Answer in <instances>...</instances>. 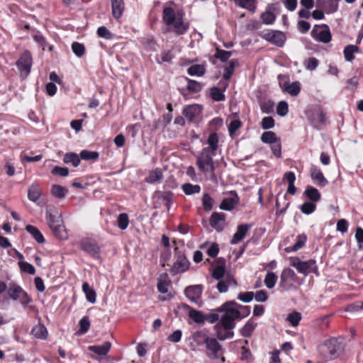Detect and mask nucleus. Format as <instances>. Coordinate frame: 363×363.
<instances>
[{"label": "nucleus", "instance_id": "obj_21", "mask_svg": "<svg viewBox=\"0 0 363 363\" xmlns=\"http://www.w3.org/2000/svg\"><path fill=\"white\" fill-rule=\"evenodd\" d=\"M81 248L93 257H98L99 255V247L96 242L89 240L82 241L81 243Z\"/></svg>", "mask_w": 363, "mask_h": 363}, {"label": "nucleus", "instance_id": "obj_57", "mask_svg": "<svg viewBox=\"0 0 363 363\" xmlns=\"http://www.w3.org/2000/svg\"><path fill=\"white\" fill-rule=\"evenodd\" d=\"M301 319V315L298 312L291 313L289 314V315L286 318V320L294 327H296L298 325Z\"/></svg>", "mask_w": 363, "mask_h": 363}, {"label": "nucleus", "instance_id": "obj_1", "mask_svg": "<svg viewBox=\"0 0 363 363\" xmlns=\"http://www.w3.org/2000/svg\"><path fill=\"white\" fill-rule=\"evenodd\" d=\"M236 305L235 301H229L214 309L216 313H224L218 324L225 330H233L235 327V320L241 318L240 311L235 308Z\"/></svg>", "mask_w": 363, "mask_h": 363}, {"label": "nucleus", "instance_id": "obj_23", "mask_svg": "<svg viewBox=\"0 0 363 363\" xmlns=\"http://www.w3.org/2000/svg\"><path fill=\"white\" fill-rule=\"evenodd\" d=\"M174 10L172 7H166L162 11V20L167 26H171L177 20Z\"/></svg>", "mask_w": 363, "mask_h": 363}, {"label": "nucleus", "instance_id": "obj_32", "mask_svg": "<svg viewBox=\"0 0 363 363\" xmlns=\"http://www.w3.org/2000/svg\"><path fill=\"white\" fill-rule=\"evenodd\" d=\"M31 333L36 338L45 340L48 335V330L43 325L38 324L33 328Z\"/></svg>", "mask_w": 363, "mask_h": 363}, {"label": "nucleus", "instance_id": "obj_48", "mask_svg": "<svg viewBox=\"0 0 363 363\" xmlns=\"http://www.w3.org/2000/svg\"><path fill=\"white\" fill-rule=\"evenodd\" d=\"M159 198L164 201V205L167 208V210L169 209L170 205L172 203L173 193L171 191H163L159 192Z\"/></svg>", "mask_w": 363, "mask_h": 363}, {"label": "nucleus", "instance_id": "obj_61", "mask_svg": "<svg viewBox=\"0 0 363 363\" xmlns=\"http://www.w3.org/2000/svg\"><path fill=\"white\" fill-rule=\"evenodd\" d=\"M289 112L288 104L284 101L279 102L277 107V113L280 116H285Z\"/></svg>", "mask_w": 363, "mask_h": 363}, {"label": "nucleus", "instance_id": "obj_44", "mask_svg": "<svg viewBox=\"0 0 363 363\" xmlns=\"http://www.w3.org/2000/svg\"><path fill=\"white\" fill-rule=\"evenodd\" d=\"M182 189L185 194L186 195H192L194 194H198L201 191V187L198 184H192L190 183L184 184L182 186Z\"/></svg>", "mask_w": 363, "mask_h": 363}, {"label": "nucleus", "instance_id": "obj_9", "mask_svg": "<svg viewBox=\"0 0 363 363\" xmlns=\"http://www.w3.org/2000/svg\"><path fill=\"white\" fill-rule=\"evenodd\" d=\"M16 66L20 71L21 76L26 77L30 72L32 66V57L29 51H25L16 62Z\"/></svg>", "mask_w": 363, "mask_h": 363}, {"label": "nucleus", "instance_id": "obj_22", "mask_svg": "<svg viewBox=\"0 0 363 363\" xmlns=\"http://www.w3.org/2000/svg\"><path fill=\"white\" fill-rule=\"evenodd\" d=\"M42 194V191L38 184H33L28 189V199L34 203H36Z\"/></svg>", "mask_w": 363, "mask_h": 363}, {"label": "nucleus", "instance_id": "obj_28", "mask_svg": "<svg viewBox=\"0 0 363 363\" xmlns=\"http://www.w3.org/2000/svg\"><path fill=\"white\" fill-rule=\"evenodd\" d=\"M55 226L50 227V228L52 230L53 234L60 240H66L68 238L67 233L66 231L65 227L62 223H59Z\"/></svg>", "mask_w": 363, "mask_h": 363}, {"label": "nucleus", "instance_id": "obj_12", "mask_svg": "<svg viewBox=\"0 0 363 363\" xmlns=\"http://www.w3.org/2000/svg\"><path fill=\"white\" fill-rule=\"evenodd\" d=\"M284 78V76L281 74L278 76L279 83L283 91L291 96H297L301 91L300 83L298 82H294L290 84L289 82H285L283 85H281V80Z\"/></svg>", "mask_w": 363, "mask_h": 363}, {"label": "nucleus", "instance_id": "obj_27", "mask_svg": "<svg viewBox=\"0 0 363 363\" xmlns=\"http://www.w3.org/2000/svg\"><path fill=\"white\" fill-rule=\"evenodd\" d=\"M171 281L167 273L162 274L157 283V289L162 294H166L168 291V286L170 285Z\"/></svg>", "mask_w": 363, "mask_h": 363}, {"label": "nucleus", "instance_id": "obj_2", "mask_svg": "<svg viewBox=\"0 0 363 363\" xmlns=\"http://www.w3.org/2000/svg\"><path fill=\"white\" fill-rule=\"evenodd\" d=\"M216 152H211L208 148H203L196 155V165L199 169L203 173L209 172L211 179H216V166L213 162V157Z\"/></svg>", "mask_w": 363, "mask_h": 363}, {"label": "nucleus", "instance_id": "obj_58", "mask_svg": "<svg viewBox=\"0 0 363 363\" xmlns=\"http://www.w3.org/2000/svg\"><path fill=\"white\" fill-rule=\"evenodd\" d=\"M261 19L263 23L270 25L275 21L276 16L270 11H265L261 15Z\"/></svg>", "mask_w": 363, "mask_h": 363}, {"label": "nucleus", "instance_id": "obj_6", "mask_svg": "<svg viewBox=\"0 0 363 363\" xmlns=\"http://www.w3.org/2000/svg\"><path fill=\"white\" fill-rule=\"evenodd\" d=\"M290 264L292 267H295L299 273L304 275L314 272V270L317 268L315 261L313 259L301 261L298 257H293L291 259Z\"/></svg>", "mask_w": 363, "mask_h": 363}, {"label": "nucleus", "instance_id": "obj_45", "mask_svg": "<svg viewBox=\"0 0 363 363\" xmlns=\"http://www.w3.org/2000/svg\"><path fill=\"white\" fill-rule=\"evenodd\" d=\"M359 48L356 45H350L344 49V56L347 61L351 62L354 59V53L357 52Z\"/></svg>", "mask_w": 363, "mask_h": 363}, {"label": "nucleus", "instance_id": "obj_14", "mask_svg": "<svg viewBox=\"0 0 363 363\" xmlns=\"http://www.w3.org/2000/svg\"><path fill=\"white\" fill-rule=\"evenodd\" d=\"M225 216L222 213L214 212L210 218V224L218 232H221L225 228Z\"/></svg>", "mask_w": 363, "mask_h": 363}, {"label": "nucleus", "instance_id": "obj_42", "mask_svg": "<svg viewBox=\"0 0 363 363\" xmlns=\"http://www.w3.org/2000/svg\"><path fill=\"white\" fill-rule=\"evenodd\" d=\"M238 65V62L237 60H232L228 62V65L224 68V74L223 77L228 80L230 79L232 75L233 74L235 67Z\"/></svg>", "mask_w": 363, "mask_h": 363}, {"label": "nucleus", "instance_id": "obj_15", "mask_svg": "<svg viewBox=\"0 0 363 363\" xmlns=\"http://www.w3.org/2000/svg\"><path fill=\"white\" fill-rule=\"evenodd\" d=\"M218 281L216 288L220 293H225L230 286H236L238 285L236 280L230 274H227L225 278L218 279Z\"/></svg>", "mask_w": 363, "mask_h": 363}, {"label": "nucleus", "instance_id": "obj_39", "mask_svg": "<svg viewBox=\"0 0 363 363\" xmlns=\"http://www.w3.org/2000/svg\"><path fill=\"white\" fill-rule=\"evenodd\" d=\"M296 278L295 272L290 268L284 269L281 274V284H284L289 281H294Z\"/></svg>", "mask_w": 363, "mask_h": 363}, {"label": "nucleus", "instance_id": "obj_52", "mask_svg": "<svg viewBox=\"0 0 363 363\" xmlns=\"http://www.w3.org/2000/svg\"><path fill=\"white\" fill-rule=\"evenodd\" d=\"M129 224V218L127 213L119 214L117 219V225L121 230H125Z\"/></svg>", "mask_w": 363, "mask_h": 363}, {"label": "nucleus", "instance_id": "obj_33", "mask_svg": "<svg viewBox=\"0 0 363 363\" xmlns=\"http://www.w3.org/2000/svg\"><path fill=\"white\" fill-rule=\"evenodd\" d=\"M306 197L312 202H317L320 199V194L313 186H307L304 191Z\"/></svg>", "mask_w": 363, "mask_h": 363}, {"label": "nucleus", "instance_id": "obj_51", "mask_svg": "<svg viewBox=\"0 0 363 363\" xmlns=\"http://www.w3.org/2000/svg\"><path fill=\"white\" fill-rule=\"evenodd\" d=\"M211 96L216 101H223L225 99L223 91L216 86L211 89Z\"/></svg>", "mask_w": 363, "mask_h": 363}, {"label": "nucleus", "instance_id": "obj_50", "mask_svg": "<svg viewBox=\"0 0 363 363\" xmlns=\"http://www.w3.org/2000/svg\"><path fill=\"white\" fill-rule=\"evenodd\" d=\"M277 281V277L274 272H269L267 273L264 282L268 289H272L273 287H274Z\"/></svg>", "mask_w": 363, "mask_h": 363}, {"label": "nucleus", "instance_id": "obj_16", "mask_svg": "<svg viewBox=\"0 0 363 363\" xmlns=\"http://www.w3.org/2000/svg\"><path fill=\"white\" fill-rule=\"evenodd\" d=\"M310 172L311 177L316 185L319 186H325L328 183V180L318 167L313 166L311 168Z\"/></svg>", "mask_w": 363, "mask_h": 363}, {"label": "nucleus", "instance_id": "obj_3", "mask_svg": "<svg viewBox=\"0 0 363 363\" xmlns=\"http://www.w3.org/2000/svg\"><path fill=\"white\" fill-rule=\"evenodd\" d=\"M344 350L343 344L337 338H332L320 346L319 351L325 361L336 359Z\"/></svg>", "mask_w": 363, "mask_h": 363}, {"label": "nucleus", "instance_id": "obj_43", "mask_svg": "<svg viewBox=\"0 0 363 363\" xmlns=\"http://www.w3.org/2000/svg\"><path fill=\"white\" fill-rule=\"evenodd\" d=\"M235 4L251 12H255L256 10V0H238Z\"/></svg>", "mask_w": 363, "mask_h": 363}, {"label": "nucleus", "instance_id": "obj_4", "mask_svg": "<svg viewBox=\"0 0 363 363\" xmlns=\"http://www.w3.org/2000/svg\"><path fill=\"white\" fill-rule=\"evenodd\" d=\"M9 297L13 301H20L24 306H27L33 301L32 298L19 285L16 284H10L7 289Z\"/></svg>", "mask_w": 363, "mask_h": 363}, {"label": "nucleus", "instance_id": "obj_34", "mask_svg": "<svg viewBox=\"0 0 363 363\" xmlns=\"http://www.w3.org/2000/svg\"><path fill=\"white\" fill-rule=\"evenodd\" d=\"M189 316L193 321L199 324H203L206 320L204 314L201 311L196 309L190 308Z\"/></svg>", "mask_w": 363, "mask_h": 363}, {"label": "nucleus", "instance_id": "obj_7", "mask_svg": "<svg viewBox=\"0 0 363 363\" xmlns=\"http://www.w3.org/2000/svg\"><path fill=\"white\" fill-rule=\"evenodd\" d=\"M262 38L277 45V47L284 46L286 41L285 34L279 30H267L260 33Z\"/></svg>", "mask_w": 363, "mask_h": 363}, {"label": "nucleus", "instance_id": "obj_40", "mask_svg": "<svg viewBox=\"0 0 363 363\" xmlns=\"http://www.w3.org/2000/svg\"><path fill=\"white\" fill-rule=\"evenodd\" d=\"M68 190L62 186L54 184L51 189L52 195L57 199H63L65 197Z\"/></svg>", "mask_w": 363, "mask_h": 363}, {"label": "nucleus", "instance_id": "obj_63", "mask_svg": "<svg viewBox=\"0 0 363 363\" xmlns=\"http://www.w3.org/2000/svg\"><path fill=\"white\" fill-rule=\"evenodd\" d=\"M79 333L85 334L89 329L90 322L87 316L83 317L79 321Z\"/></svg>", "mask_w": 363, "mask_h": 363}, {"label": "nucleus", "instance_id": "obj_37", "mask_svg": "<svg viewBox=\"0 0 363 363\" xmlns=\"http://www.w3.org/2000/svg\"><path fill=\"white\" fill-rule=\"evenodd\" d=\"M163 177L162 172L160 169L157 168L151 171L149 175L145 178V182L149 184H154L160 181Z\"/></svg>", "mask_w": 363, "mask_h": 363}, {"label": "nucleus", "instance_id": "obj_35", "mask_svg": "<svg viewBox=\"0 0 363 363\" xmlns=\"http://www.w3.org/2000/svg\"><path fill=\"white\" fill-rule=\"evenodd\" d=\"M82 290L86 295L87 301L91 303H94L96 301V292L90 287L88 283L85 282L82 285Z\"/></svg>", "mask_w": 363, "mask_h": 363}, {"label": "nucleus", "instance_id": "obj_10", "mask_svg": "<svg viewBox=\"0 0 363 363\" xmlns=\"http://www.w3.org/2000/svg\"><path fill=\"white\" fill-rule=\"evenodd\" d=\"M203 292V286L201 285H193L187 286L184 290V294L187 298L191 302L197 304L199 306L202 305L201 297Z\"/></svg>", "mask_w": 363, "mask_h": 363}, {"label": "nucleus", "instance_id": "obj_24", "mask_svg": "<svg viewBox=\"0 0 363 363\" xmlns=\"http://www.w3.org/2000/svg\"><path fill=\"white\" fill-rule=\"evenodd\" d=\"M172 25L174 27V32L177 35H181L184 34L189 29V24L184 23L182 16H180V17L178 16L177 18V20L174 21V23Z\"/></svg>", "mask_w": 363, "mask_h": 363}, {"label": "nucleus", "instance_id": "obj_54", "mask_svg": "<svg viewBox=\"0 0 363 363\" xmlns=\"http://www.w3.org/2000/svg\"><path fill=\"white\" fill-rule=\"evenodd\" d=\"M231 51H226L224 50L217 48L214 57L217 59H219L221 62H225L228 61V60L231 57Z\"/></svg>", "mask_w": 363, "mask_h": 363}, {"label": "nucleus", "instance_id": "obj_62", "mask_svg": "<svg viewBox=\"0 0 363 363\" xmlns=\"http://www.w3.org/2000/svg\"><path fill=\"white\" fill-rule=\"evenodd\" d=\"M242 125V123L239 119L232 121L228 125V132L230 137H233L234 133Z\"/></svg>", "mask_w": 363, "mask_h": 363}, {"label": "nucleus", "instance_id": "obj_11", "mask_svg": "<svg viewBox=\"0 0 363 363\" xmlns=\"http://www.w3.org/2000/svg\"><path fill=\"white\" fill-rule=\"evenodd\" d=\"M46 220L49 227L55 226V225L62 223L61 214L54 206H48L45 208Z\"/></svg>", "mask_w": 363, "mask_h": 363}, {"label": "nucleus", "instance_id": "obj_53", "mask_svg": "<svg viewBox=\"0 0 363 363\" xmlns=\"http://www.w3.org/2000/svg\"><path fill=\"white\" fill-rule=\"evenodd\" d=\"M304 67L306 69L310 71L315 70L319 65V61L315 57H309L304 60Z\"/></svg>", "mask_w": 363, "mask_h": 363}, {"label": "nucleus", "instance_id": "obj_20", "mask_svg": "<svg viewBox=\"0 0 363 363\" xmlns=\"http://www.w3.org/2000/svg\"><path fill=\"white\" fill-rule=\"evenodd\" d=\"M219 264L218 266L215 267L212 272V277L216 279H222L225 278V261L223 258H219L217 260Z\"/></svg>", "mask_w": 363, "mask_h": 363}, {"label": "nucleus", "instance_id": "obj_26", "mask_svg": "<svg viewBox=\"0 0 363 363\" xmlns=\"http://www.w3.org/2000/svg\"><path fill=\"white\" fill-rule=\"evenodd\" d=\"M112 14L115 18H119L124 11V3L123 0H111Z\"/></svg>", "mask_w": 363, "mask_h": 363}, {"label": "nucleus", "instance_id": "obj_38", "mask_svg": "<svg viewBox=\"0 0 363 363\" xmlns=\"http://www.w3.org/2000/svg\"><path fill=\"white\" fill-rule=\"evenodd\" d=\"M257 324L252 320H249L245 325L240 329V334L245 337H249L252 335L255 329Z\"/></svg>", "mask_w": 363, "mask_h": 363}, {"label": "nucleus", "instance_id": "obj_31", "mask_svg": "<svg viewBox=\"0 0 363 363\" xmlns=\"http://www.w3.org/2000/svg\"><path fill=\"white\" fill-rule=\"evenodd\" d=\"M26 231L30 233L33 238L38 242L43 243L45 238L41 232L35 226L27 225L26 226Z\"/></svg>", "mask_w": 363, "mask_h": 363}, {"label": "nucleus", "instance_id": "obj_17", "mask_svg": "<svg viewBox=\"0 0 363 363\" xmlns=\"http://www.w3.org/2000/svg\"><path fill=\"white\" fill-rule=\"evenodd\" d=\"M201 111L202 108L200 105L192 104L187 106L184 108L183 114L188 120L193 121L201 113Z\"/></svg>", "mask_w": 363, "mask_h": 363}, {"label": "nucleus", "instance_id": "obj_5", "mask_svg": "<svg viewBox=\"0 0 363 363\" xmlns=\"http://www.w3.org/2000/svg\"><path fill=\"white\" fill-rule=\"evenodd\" d=\"M203 340L208 350L207 355L210 358L218 359L223 354L224 350L216 338L203 335Z\"/></svg>", "mask_w": 363, "mask_h": 363}, {"label": "nucleus", "instance_id": "obj_64", "mask_svg": "<svg viewBox=\"0 0 363 363\" xmlns=\"http://www.w3.org/2000/svg\"><path fill=\"white\" fill-rule=\"evenodd\" d=\"M261 126L264 130L271 129L274 126V120L271 116H267L262 118Z\"/></svg>", "mask_w": 363, "mask_h": 363}, {"label": "nucleus", "instance_id": "obj_59", "mask_svg": "<svg viewBox=\"0 0 363 363\" xmlns=\"http://www.w3.org/2000/svg\"><path fill=\"white\" fill-rule=\"evenodd\" d=\"M213 199L208 194H205L202 198V205L205 211H209L213 208Z\"/></svg>", "mask_w": 363, "mask_h": 363}, {"label": "nucleus", "instance_id": "obj_30", "mask_svg": "<svg viewBox=\"0 0 363 363\" xmlns=\"http://www.w3.org/2000/svg\"><path fill=\"white\" fill-rule=\"evenodd\" d=\"M111 343L109 342H106L102 345H91L89 347V350L99 354V355H106L111 349Z\"/></svg>", "mask_w": 363, "mask_h": 363}, {"label": "nucleus", "instance_id": "obj_25", "mask_svg": "<svg viewBox=\"0 0 363 363\" xmlns=\"http://www.w3.org/2000/svg\"><path fill=\"white\" fill-rule=\"evenodd\" d=\"M206 71L205 64H196L190 66L187 69V73L190 76L202 77L205 74Z\"/></svg>", "mask_w": 363, "mask_h": 363}, {"label": "nucleus", "instance_id": "obj_56", "mask_svg": "<svg viewBox=\"0 0 363 363\" xmlns=\"http://www.w3.org/2000/svg\"><path fill=\"white\" fill-rule=\"evenodd\" d=\"M316 205L313 202H305L300 208L301 212L304 214L308 215L315 211Z\"/></svg>", "mask_w": 363, "mask_h": 363}, {"label": "nucleus", "instance_id": "obj_60", "mask_svg": "<svg viewBox=\"0 0 363 363\" xmlns=\"http://www.w3.org/2000/svg\"><path fill=\"white\" fill-rule=\"evenodd\" d=\"M274 103L271 100L264 101L260 104L261 111L264 113H272L274 111Z\"/></svg>", "mask_w": 363, "mask_h": 363}, {"label": "nucleus", "instance_id": "obj_8", "mask_svg": "<svg viewBox=\"0 0 363 363\" xmlns=\"http://www.w3.org/2000/svg\"><path fill=\"white\" fill-rule=\"evenodd\" d=\"M311 36L316 40L328 43L331 40V33L328 25H315L311 31Z\"/></svg>", "mask_w": 363, "mask_h": 363}, {"label": "nucleus", "instance_id": "obj_49", "mask_svg": "<svg viewBox=\"0 0 363 363\" xmlns=\"http://www.w3.org/2000/svg\"><path fill=\"white\" fill-rule=\"evenodd\" d=\"M80 158L84 160H93L95 161L98 160L99 154L96 151H90L87 150H84L80 152Z\"/></svg>", "mask_w": 363, "mask_h": 363}, {"label": "nucleus", "instance_id": "obj_41", "mask_svg": "<svg viewBox=\"0 0 363 363\" xmlns=\"http://www.w3.org/2000/svg\"><path fill=\"white\" fill-rule=\"evenodd\" d=\"M63 162L66 164L72 163L74 167H77L80 163V158L77 153L67 152L64 156Z\"/></svg>", "mask_w": 363, "mask_h": 363}, {"label": "nucleus", "instance_id": "obj_36", "mask_svg": "<svg viewBox=\"0 0 363 363\" xmlns=\"http://www.w3.org/2000/svg\"><path fill=\"white\" fill-rule=\"evenodd\" d=\"M207 144L208 147L206 148H208L211 152H216L218 148V136L216 133H212L209 135Z\"/></svg>", "mask_w": 363, "mask_h": 363}, {"label": "nucleus", "instance_id": "obj_19", "mask_svg": "<svg viewBox=\"0 0 363 363\" xmlns=\"http://www.w3.org/2000/svg\"><path fill=\"white\" fill-rule=\"evenodd\" d=\"M231 194H233V197L224 199L220 204V208L225 211H231L239 202V197L235 191H231Z\"/></svg>", "mask_w": 363, "mask_h": 363}, {"label": "nucleus", "instance_id": "obj_13", "mask_svg": "<svg viewBox=\"0 0 363 363\" xmlns=\"http://www.w3.org/2000/svg\"><path fill=\"white\" fill-rule=\"evenodd\" d=\"M189 262L184 255H178L174 262L171 272L174 274L182 273L189 269Z\"/></svg>", "mask_w": 363, "mask_h": 363}, {"label": "nucleus", "instance_id": "obj_29", "mask_svg": "<svg viewBox=\"0 0 363 363\" xmlns=\"http://www.w3.org/2000/svg\"><path fill=\"white\" fill-rule=\"evenodd\" d=\"M307 240V237L304 234L298 235L296 238V241L292 247H289L285 249L286 252H296L302 248Z\"/></svg>", "mask_w": 363, "mask_h": 363}, {"label": "nucleus", "instance_id": "obj_55", "mask_svg": "<svg viewBox=\"0 0 363 363\" xmlns=\"http://www.w3.org/2000/svg\"><path fill=\"white\" fill-rule=\"evenodd\" d=\"M72 50L78 57H82L85 52L84 45L78 42H74L72 44Z\"/></svg>", "mask_w": 363, "mask_h": 363}, {"label": "nucleus", "instance_id": "obj_18", "mask_svg": "<svg viewBox=\"0 0 363 363\" xmlns=\"http://www.w3.org/2000/svg\"><path fill=\"white\" fill-rule=\"evenodd\" d=\"M252 224H241L238 226L237 231L230 241L232 245L240 242L246 235L247 231L252 228Z\"/></svg>", "mask_w": 363, "mask_h": 363}, {"label": "nucleus", "instance_id": "obj_47", "mask_svg": "<svg viewBox=\"0 0 363 363\" xmlns=\"http://www.w3.org/2000/svg\"><path fill=\"white\" fill-rule=\"evenodd\" d=\"M279 138L277 137L275 133L272 131H267L262 133L261 135V140L264 143L272 144L273 143L278 140Z\"/></svg>", "mask_w": 363, "mask_h": 363}, {"label": "nucleus", "instance_id": "obj_46", "mask_svg": "<svg viewBox=\"0 0 363 363\" xmlns=\"http://www.w3.org/2000/svg\"><path fill=\"white\" fill-rule=\"evenodd\" d=\"M187 86L186 89L194 93H198L201 91L203 87V84L197 81L186 78Z\"/></svg>", "mask_w": 363, "mask_h": 363}]
</instances>
